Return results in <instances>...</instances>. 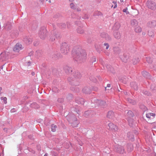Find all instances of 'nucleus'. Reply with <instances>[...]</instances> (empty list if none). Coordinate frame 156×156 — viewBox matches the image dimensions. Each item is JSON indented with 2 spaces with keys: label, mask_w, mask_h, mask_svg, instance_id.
<instances>
[{
  "label": "nucleus",
  "mask_w": 156,
  "mask_h": 156,
  "mask_svg": "<svg viewBox=\"0 0 156 156\" xmlns=\"http://www.w3.org/2000/svg\"><path fill=\"white\" fill-rule=\"evenodd\" d=\"M73 59L77 63L81 62L86 58L87 54L84 50L81 48H74L72 51Z\"/></svg>",
  "instance_id": "1"
},
{
  "label": "nucleus",
  "mask_w": 156,
  "mask_h": 156,
  "mask_svg": "<svg viewBox=\"0 0 156 156\" xmlns=\"http://www.w3.org/2000/svg\"><path fill=\"white\" fill-rule=\"evenodd\" d=\"M73 76L74 77L73 78L71 79V78H69L68 79V80L72 84L75 86H77L79 84V79L81 77L80 73L77 71H75V73L73 74Z\"/></svg>",
  "instance_id": "2"
},
{
  "label": "nucleus",
  "mask_w": 156,
  "mask_h": 156,
  "mask_svg": "<svg viewBox=\"0 0 156 156\" xmlns=\"http://www.w3.org/2000/svg\"><path fill=\"white\" fill-rule=\"evenodd\" d=\"M47 31L45 27H42L39 32V35L40 38L42 39H44L46 37Z\"/></svg>",
  "instance_id": "3"
},
{
  "label": "nucleus",
  "mask_w": 156,
  "mask_h": 156,
  "mask_svg": "<svg viewBox=\"0 0 156 156\" xmlns=\"http://www.w3.org/2000/svg\"><path fill=\"white\" fill-rule=\"evenodd\" d=\"M69 51V46L66 43H62L61 48V52L64 54H66L68 53Z\"/></svg>",
  "instance_id": "4"
},
{
  "label": "nucleus",
  "mask_w": 156,
  "mask_h": 156,
  "mask_svg": "<svg viewBox=\"0 0 156 156\" xmlns=\"http://www.w3.org/2000/svg\"><path fill=\"white\" fill-rule=\"evenodd\" d=\"M94 102V104L97 105H99L104 108L106 105V102L100 100L96 99V98H94L93 99L91 100V102Z\"/></svg>",
  "instance_id": "5"
},
{
  "label": "nucleus",
  "mask_w": 156,
  "mask_h": 156,
  "mask_svg": "<svg viewBox=\"0 0 156 156\" xmlns=\"http://www.w3.org/2000/svg\"><path fill=\"white\" fill-rule=\"evenodd\" d=\"M9 55V53L7 51L2 53L0 55V60L2 61H6L8 59Z\"/></svg>",
  "instance_id": "6"
},
{
  "label": "nucleus",
  "mask_w": 156,
  "mask_h": 156,
  "mask_svg": "<svg viewBox=\"0 0 156 156\" xmlns=\"http://www.w3.org/2000/svg\"><path fill=\"white\" fill-rule=\"evenodd\" d=\"M146 4L148 8L153 10L155 9L156 4L154 2L151 1H148L147 2Z\"/></svg>",
  "instance_id": "7"
},
{
  "label": "nucleus",
  "mask_w": 156,
  "mask_h": 156,
  "mask_svg": "<svg viewBox=\"0 0 156 156\" xmlns=\"http://www.w3.org/2000/svg\"><path fill=\"white\" fill-rule=\"evenodd\" d=\"M115 150L117 152L120 154H123L125 152V150L123 146L120 145H117L115 146Z\"/></svg>",
  "instance_id": "8"
},
{
  "label": "nucleus",
  "mask_w": 156,
  "mask_h": 156,
  "mask_svg": "<svg viewBox=\"0 0 156 156\" xmlns=\"http://www.w3.org/2000/svg\"><path fill=\"white\" fill-rule=\"evenodd\" d=\"M127 120L129 123V125L131 126L130 122L131 121V118L133 117L134 114L131 111H129L127 112Z\"/></svg>",
  "instance_id": "9"
},
{
  "label": "nucleus",
  "mask_w": 156,
  "mask_h": 156,
  "mask_svg": "<svg viewBox=\"0 0 156 156\" xmlns=\"http://www.w3.org/2000/svg\"><path fill=\"white\" fill-rule=\"evenodd\" d=\"M22 49V45L19 43H18L16 44L13 48V51L16 52H18L20 51Z\"/></svg>",
  "instance_id": "10"
},
{
  "label": "nucleus",
  "mask_w": 156,
  "mask_h": 156,
  "mask_svg": "<svg viewBox=\"0 0 156 156\" xmlns=\"http://www.w3.org/2000/svg\"><path fill=\"white\" fill-rule=\"evenodd\" d=\"M108 125L109 129L113 131H116L118 129L117 127L112 123H109Z\"/></svg>",
  "instance_id": "11"
},
{
  "label": "nucleus",
  "mask_w": 156,
  "mask_h": 156,
  "mask_svg": "<svg viewBox=\"0 0 156 156\" xmlns=\"http://www.w3.org/2000/svg\"><path fill=\"white\" fill-rule=\"evenodd\" d=\"M23 41L27 44H30L32 41V38L31 36H26L23 38Z\"/></svg>",
  "instance_id": "12"
},
{
  "label": "nucleus",
  "mask_w": 156,
  "mask_h": 156,
  "mask_svg": "<svg viewBox=\"0 0 156 156\" xmlns=\"http://www.w3.org/2000/svg\"><path fill=\"white\" fill-rule=\"evenodd\" d=\"M101 36L102 37L105 38L108 41L111 39V37L108 34L105 33H101Z\"/></svg>",
  "instance_id": "13"
},
{
  "label": "nucleus",
  "mask_w": 156,
  "mask_h": 156,
  "mask_svg": "<svg viewBox=\"0 0 156 156\" xmlns=\"http://www.w3.org/2000/svg\"><path fill=\"white\" fill-rule=\"evenodd\" d=\"M74 121L72 123V126L73 127H77L78 124V122L77 121V119L75 115L73 116Z\"/></svg>",
  "instance_id": "14"
},
{
  "label": "nucleus",
  "mask_w": 156,
  "mask_h": 156,
  "mask_svg": "<svg viewBox=\"0 0 156 156\" xmlns=\"http://www.w3.org/2000/svg\"><path fill=\"white\" fill-rule=\"evenodd\" d=\"M64 70L67 74H69L72 72V68L68 66L65 67Z\"/></svg>",
  "instance_id": "15"
},
{
  "label": "nucleus",
  "mask_w": 156,
  "mask_h": 156,
  "mask_svg": "<svg viewBox=\"0 0 156 156\" xmlns=\"http://www.w3.org/2000/svg\"><path fill=\"white\" fill-rule=\"evenodd\" d=\"M114 116V112L112 111H109L107 115V117L109 119H112Z\"/></svg>",
  "instance_id": "16"
},
{
  "label": "nucleus",
  "mask_w": 156,
  "mask_h": 156,
  "mask_svg": "<svg viewBox=\"0 0 156 156\" xmlns=\"http://www.w3.org/2000/svg\"><path fill=\"white\" fill-rule=\"evenodd\" d=\"M76 101L77 103L82 105H83L84 103V100L83 98H81L76 99Z\"/></svg>",
  "instance_id": "17"
},
{
  "label": "nucleus",
  "mask_w": 156,
  "mask_h": 156,
  "mask_svg": "<svg viewBox=\"0 0 156 156\" xmlns=\"http://www.w3.org/2000/svg\"><path fill=\"white\" fill-rule=\"evenodd\" d=\"M83 92L87 94H89L91 92L90 89L88 87H84L82 90Z\"/></svg>",
  "instance_id": "18"
},
{
  "label": "nucleus",
  "mask_w": 156,
  "mask_h": 156,
  "mask_svg": "<svg viewBox=\"0 0 156 156\" xmlns=\"http://www.w3.org/2000/svg\"><path fill=\"white\" fill-rule=\"evenodd\" d=\"M131 25L134 27H136L138 24V23L137 21L135 19L132 20L131 21Z\"/></svg>",
  "instance_id": "19"
},
{
  "label": "nucleus",
  "mask_w": 156,
  "mask_h": 156,
  "mask_svg": "<svg viewBox=\"0 0 156 156\" xmlns=\"http://www.w3.org/2000/svg\"><path fill=\"white\" fill-rule=\"evenodd\" d=\"M54 34V36H51L50 38V39L51 41H53L55 40V37L56 38H58L59 37V34L58 33V34H57L56 33H53Z\"/></svg>",
  "instance_id": "20"
},
{
  "label": "nucleus",
  "mask_w": 156,
  "mask_h": 156,
  "mask_svg": "<svg viewBox=\"0 0 156 156\" xmlns=\"http://www.w3.org/2000/svg\"><path fill=\"white\" fill-rule=\"evenodd\" d=\"M114 36L117 39L120 38L121 37L120 34L119 32L118 31L115 32L114 33Z\"/></svg>",
  "instance_id": "21"
},
{
  "label": "nucleus",
  "mask_w": 156,
  "mask_h": 156,
  "mask_svg": "<svg viewBox=\"0 0 156 156\" xmlns=\"http://www.w3.org/2000/svg\"><path fill=\"white\" fill-rule=\"evenodd\" d=\"M130 85L131 87H133L134 90L137 89V86L136 83L134 82H132L130 83Z\"/></svg>",
  "instance_id": "22"
},
{
  "label": "nucleus",
  "mask_w": 156,
  "mask_h": 156,
  "mask_svg": "<svg viewBox=\"0 0 156 156\" xmlns=\"http://www.w3.org/2000/svg\"><path fill=\"white\" fill-rule=\"evenodd\" d=\"M11 24L9 22H7L6 24L5 25L4 27L6 29H10L11 27Z\"/></svg>",
  "instance_id": "23"
},
{
  "label": "nucleus",
  "mask_w": 156,
  "mask_h": 156,
  "mask_svg": "<svg viewBox=\"0 0 156 156\" xmlns=\"http://www.w3.org/2000/svg\"><path fill=\"white\" fill-rule=\"evenodd\" d=\"M30 107L31 108L36 109L38 108L39 107V106L36 103L34 102L32 103L30 105Z\"/></svg>",
  "instance_id": "24"
},
{
  "label": "nucleus",
  "mask_w": 156,
  "mask_h": 156,
  "mask_svg": "<svg viewBox=\"0 0 156 156\" xmlns=\"http://www.w3.org/2000/svg\"><path fill=\"white\" fill-rule=\"evenodd\" d=\"M156 25V21L153 20L149 23V26L151 27H152Z\"/></svg>",
  "instance_id": "25"
},
{
  "label": "nucleus",
  "mask_w": 156,
  "mask_h": 156,
  "mask_svg": "<svg viewBox=\"0 0 156 156\" xmlns=\"http://www.w3.org/2000/svg\"><path fill=\"white\" fill-rule=\"evenodd\" d=\"M155 115V114L154 113H149L146 114V117L147 118L149 119H151V116H152L153 118H154Z\"/></svg>",
  "instance_id": "26"
},
{
  "label": "nucleus",
  "mask_w": 156,
  "mask_h": 156,
  "mask_svg": "<svg viewBox=\"0 0 156 156\" xmlns=\"http://www.w3.org/2000/svg\"><path fill=\"white\" fill-rule=\"evenodd\" d=\"M127 136L130 140H133L134 139L133 135L130 133H128L127 134Z\"/></svg>",
  "instance_id": "27"
},
{
  "label": "nucleus",
  "mask_w": 156,
  "mask_h": 156,
  "mask_svg": "<svg viewBox=\"0 0 156 156\" xmlns=\"http://www.w3.org/2000/svg\"><path fill=\"white\" fill-rule=\"evenodd\" d=\"M142 74L144 77L146 78H148L149 76V73L146 71L142 72Z\"/></svg>",
  "instance_id": "28"
},
{
  "label": "nucleus",
  "mask_w": 156,
  "mask_h": 156,
  "mask_svg": "<svg viewBox=\"0 0 156 156\" xmlns=\"http://www.w3.org/2000/svg\"><path fill=\"white\" fill-rule=\"evenodd\" d=\"M77 30L78 33L82 34L84 33V30L82 29L81 27H80L78 28Z\"/></svg>",
  "instance_id": "29"
},
{
  "label": "nucleus",
  "mask_w": 156,
  "mask_h": 156,
  "mask_svg": "<svg viewBox=\"0 0 156 156\" xmlns=\"http://www.w3.org/2000/svg\"><path fill=\"white\" fill-rule=\"evenodd\" d=\"M57 128V126L56 125H55L54 124H52L51 125V131L52 132H55L56 131V129Z\"/></svg>",
  "instance_id": "30"
},
{
  "label": "nucleus",
  "mask_w": 156,
  "mask_h": 156,
  "mask_svg": "<svg viewBox=\"0 0 156 156\" xmlns=\"http://www.w3.org/2000/svg\"><path fill=\"white\" fill-rule=\"evenodd\" d=\"M121 58L123 62H126L128 58V56H124V57H122V58L121 57Z\"/></svg>",
  "instance_id": "31"
},
{
  "label": "nucleus",
  "mask_w": 156,
  "mask_h": 156,
  "mask_svg": "<svg viewBox=\"0 0 156 156\" xmlns=\"http://www.w3.org/2000/svg\"><path fill=\"white\" fill-rule=\"evenodd\" d=\"M58 26L61 28H64L66 27V25L64 23H61L58 24Z\"/></svg>",
  "instance_id": "32"
},
{
  "label": "nucleus",
  "mask_w": 156,
  "mask_h": 156,
  "mask_svg": "<svg viewBox=\"0 0 156 156\" xmlns=\"http://www.w3.org/2000/svg\"><path fill=\"white\" fill-rule=\"evenodd\" d=\"M135 31L136 32L139 33L141 32L142 29L140 27H138L135 28Z\"/></svg>",
  "instance_id": "33"
},
{
  "label": "nucleus",
  "mask_w": 156,
  "mask_h": 156,
  "mask_svg": "<svg viewBox=\"0 0 156 156\" xmlns=\"http://www.w3.org/2000/svg\"><path fill=\"white\" fill-rule=\"evenodd\" d=\"M146 61L148 63H151L152 62V59L151 58L149 57H146Z\"/></svg>",
  "instance_id": "34"
},
{
  "label": "nucleus",
  "mask_w": 156,
  "mask_h": 156,
  "mask_svg": "<svg viewBox=\"0 0 156 156\" xmlns=\"http://www.w3.org/2000/svg\"><path fill=\"white\" fill-rule=\"evenodd\" d=\"M127 101L129 103H132L133 104H134L136 103L135 101L134 100L128 98L127 99Z\"/></svg>",
  "instance_id": "35"
},
{
  "label": "nucleus",
  "mask_w": 156,
  "mask_h": 156,
  "mask_svg": "<svg viewBox=\"0 0 156 156\" xmlns=\"http://www.w3.org/2000/svg\"><path fill=\"white\" fill-rule=\"evenodd\" d=\"M70 8L73 9H75L76 8V5H75L73 3H71L70 4Z\"/></svg>",
  "instance_id": "36"
},
{
  "label": "nucleus",
  "mask_w": 156,
  "mask_h": 156,
  "mask_svg": "<svg viewBox=\"0 0 156 156\" xmlns=\"http://www.w3.org/2000/svg\"><path fill=\"white\" fill-rule=\"evenodd\" d=\"M1 100H3V102L4 104H6L7 103V98L6 97H1Z\"/></svg>",
  "instance_id": "37"
},
{
  "label": "nucleus",
  "mask_w": 156,
  "mask_h": 156,
  "mask_svg": "<svg viewBox=\"0 0 156 156\" xmlns=\"http://www.w3.org/2000/svg\"><path fill=\"white\" fill-rule=\"evenodd\" d=\"M128 9L127 8H126L125 9H123L122 11L123 12H125L126 14L127 15L129 14V12L128 11Z\"/></svg>",
  "instance_id": "38"
},
{
  "label": "nucleus",
  "mask_w": 156,
  "mask_h": 156,
  "mask_svg": "<svg viewBox=\"0 0 156 156\" xmlns=\"http://www.w3.org/2000/svg\"><path fill=\"white\" fill-rule=\"evenodd\" d=\"M101 14V13L99 12L96 11L95 12L94 14V16H99Z\"/></svg>",
  "instance_id": "39"
},
{
  "label": "nucleus",
  "mask_w": 156,
  "mask_h": 156,
  "mask_svg": "<svg viewBox=\"0 0 156 156\" xmlns=\"http://www.w3.org/2000/svg\"><path fill=\"white\" fill-rule=\"evenodd\" d=\"M96 58H95V57L94 56L93 57L91 58V62L93 63L96 62Z\"/></svg>",
  "instance_id": "40"
},
{
  "label": "nucleus",
  "mask_w": 156,
  "mask_h": 156,
  "mask_svg": "<svg viewBox=\"0 0 156 156\" xmlns=\"http://www.w3.org/2000/svg\"><path fill=\"white\" fill-rule=\"evenodd\" d=\"M90 114V112L89 111H86L85 112L84 115L86 117H87Z\"/></svg>",
  "instance_id": "41"
},
{
  "label": "nucleus",
  "mask_w": 156,
  "mask_h": 156,
  "mask_svg": "<svg viewBox=\"0 0 156 156\" xmlns=\"http://www.w3.org/2000/svg\"><path fill=\"white\" fill-rule=\"evenodd\" d=\"M148 35L152 37L154 35V33L153 32L151 31H149L148 33Z\"/></svg>",
  "instance_id": "42"
},
{
  "label": "nucleus",
  "mask_w": 156,
  "mask_h": 156,
  "mask_svg": "<svg viewBox=\"0 0 156 156\" xmlns=\"http://www.w3.org/2000/svg\"><path fill=\"white\" fill-rule=\"evenodd\" d=\"M57 101L58 102L62 103L63 101V99L62 98H59Z\"/></svg>",
  "instance_id": "43"
},
{
  "label": "nucleus",
  "mask_w": 156,
  "mask_h": 156,
  "mask_svg": "<svg viewBox=\"0 0 156 156\" xmlns=\"http://www.w3.org/2000/svg\"><path fill=\"white\" fill-rule=\"evenodd\" d=\"M113 3L114 4L115 6L113 7V5H112L111 6L112 7H113L114 8H116L117 7V5L116 2L115 1H113Z\"/></svg>",
  "instance_id": "44"
},
{
  "label": "nucleus",
  "mask_w": 156,
  "mask_h": 156,
  "mask_svg": "<svg viewBox=\"0 0 156 156\" xmlns=\"http://www.w3.org/2000/svg\"><path fill=\"white\" fill-rule=\"evenodd\" d=\"M104 46H106V49H107L109 47V45L107 43H105L104 44Z\"/></svg>",
  "instance_id": "45"
},
{
  "label": "nucleus",
  "mask_w": 156,
  "mask_h": 156,
  "mask_svg": "<svg viewBox=\"0 0 156 156\" xmlns=\"http://www.w3.org/2000/svg\"><path fill=\"white\" fill-rule=\"evenodd\" d=\"M107 68L108 69V70L110 71H111V69H112V66H107Z\"/></svg>",
  "instance_id": "46"
},
{
  "label": "nucleus",
  "mask_w": 156,
  "mask_h": 156,
  "mask_svg": "<svg viewBox=\"0 0 156 156\" xmlns=\"http://www.w3.org/2000/svg\"><path fill=\"white\" fill-rule=\"evenodd\" d=\"M16 111V110L14 109V108H13V109H12L11 110V112H15Z\"/></svg>",
  "instance_id": "47"
},
{
  "label": "nucleus",
  "mask_w": 156,
  "mask_h": 156,
  "mask_svg": "<svg viewBox=\"0 0 156 156\" xmlns=\"http://www.w3.org/2000/svg\"><path fill=\"white\" fill-rule=\"evenodd\" d=\"M116 25L118 26V27L117 28V29H118L119 28V27H120V26L119 25V23H115L114 25V27H115Z\"/></svg>",
  "instance_id": "48"
},
{
  "label": "nucleus",
  "mask_w": 156,
  "mask_h": 156,
  "mask_svg": "<svg viewBox=\"0 0 156 156\" xmlns=\"http://www.w3.org/2000/svg\"><path fill=\"white\" fill-rule=\"evenodd\" d=\"M88 17L87 15H85L83 17V18L84 19H88Z\"/></svg>",
  "instance_id": "49"
},
{
  "label": "nucleus",
  "mask_w": 156,
  "mask_h": 156,
  "mask_svg": "<svg viewBox=\"0 0 156 156\" xmlns=\"http://www.w3.org/2000/svg\"><path fill=\"white\" fill-rule=\"evenodd\" d=\"M99 61L102 65H103V61L101 59H99Z\"/></svg>",
  "instance_id": "50"
},
{
  "label": "nucleus",
  "mask_w": 156,
  "mask_h": 156,
  "mask_svg": "<svg viewBox=\"0 0 156 156\" xmlns=\"http://www.w3.org/2000/svg\"><path fill=\"white\" fill-rule=\"evenodd\" d=\"M153 69L156 71V65L153 66Z\"/></svg>",
  "instance_id": "51"
},
{
  "label": "nucleus",
  "mask_w": 156,
  "mask_h": 156,
  "mask_svg": "<svg viewBox=\"0 0 156 156\" xmlns=\"http://www.w3.org/2000/svg\"><path fill=\"white\" fill-rule=\"evenodd\" d=\"M139 61V59H138V60H137L136 62H135V61H133V64H136L137 62L138 61Z\"/></svg>",
  "instance_id": "52"
},
{
  "label": "nucleus",
  "mask_w": 156,
  "mask_h": 156,
  "mask_svg": "<svg viewBox=\"0 0 156 156\" xmlns=\"http://www.w3.org/2000/svg\"><path fill=\"white\" fill-rule=\"evenodd\" d=\"M111 87V85L110 84H108L107 85V86L106 87H105V89H106V88L107 87Z\"/></svg>",
  "instance_id": "53"
},
{
  "label": "nucleus",
  "mask_w": 156,
  "mask_h": 156,
  "mask_svg": "<svg viewBox=\"0 0 156 156\" xmlns=\"http://www.w3.org/2000/svg\"><path fill=\"white\" fill-rule=\"evenodd\" d=\"M53 58H54L55 59H56L58 58V56L56 55V56H54L53 57Z\"/></svg>",
  "instance_id": "54"
},
{
  "label": "nucleus",
  "mask_w": 156,
  "mask_h": 156,
  "mask_svg": "<svg viewBox=\"0 0 156 156\" xmlns=\"http://www.w3.org/2000/svg\"><path fill=\"white\" fill-rule=\"evenodd\" d=\"M31 64V62H29L27 63V65L28 66H30V65Z\"/></svg>",
  "instance_id": "55"
},
{
  "label": "nucleus",
  "mask_w": 156,
  "mask_h": 156,
  "mask_svg": "<svg viewBox=\"0 0 156 156\" xmlns=\"http://www.w3.org/2000/svg\"><path fill=\"white\" fill-rule=\"evenodd\" d=\"M2 88L0 87V94H1L2 93V92H1V90H2Z\"/></svg>",
  "instance_id": "56"
},
{
  "label": "nucleus",
  "mask_w": 156,
  "mask_h": 156,
  "mask_svg": "<svg viewBox=\"0 0 156 156\" xmlns=\"http://www.w3.org/2000/svg\"><path fill=\"white\" fill-rule=\"evenodd\" d=\"M44 156H48V154L47 153H46L44 155Z\"/></svg>",
  "instance_id": "57"
},
{
  "label": "nucleus",
  "mask_w": 156,
  "mask_h": 156,
  "mask_svg": "<svg viewBox=\"0 0 156 156\" xmlns=\"http://www.w3.org/2000/svg\"><path fill=\"white\" fill-rule=\"evenodd\" d=\"M46 1H48V2L49 3H51V0H46Z\"/></svg>",
  "instance_id": "58"
},
{
  "label": "nucleus",
  "mask_w": 156,
  "mask_h": 156,
  "mask_svg": "<svg viewBox=\"0 0 156 156\" xmlns=\"http://www.w3.org/2000/svg\"><path fill=\"white\" fill-rule=\"evenodd\" d=\"M144 94H147V91H145L144 93Z\"/></svg>",
  "instance_id": "59"
},
{
  "label": "nucleus",
  "mask_w": 156,
  "mask_h": 156,
  "mask_svg": "<svg viewBox=\"0 0 156 156\" xmlns=\"http://www.w3.org/2000/svg\"><path fill=\"white\" fill-rule=\"evenodd\" d=\"M69 23H67V26L68 27H69V26H68V24Z\"/></svg>",
  "instance_id": "60"
},
{
  "label": "nucleus",
  "mask_w": 156,
  "mask_h": 156,
  "mask_svg": "<svg viewBox=\"0 0 156 156\" xmlns=\"http://www.w3.org/2000/svg\"><path fill=\"white\" fill-rule=\"evenodd\" d=\"M120 1L122 2H123V0H120Z\"/></svg>",
  "instance_id": "61"
},
{
  "label": "nucleus",
  "mask_w": 156,
  "mask_h": 156,
  "mask_svg": "<svg viewBox=\"0 0 156 156\" xmlns=\"http://www.w3.org/2000/svg\"><path fill=\"white\" fill-rule=\"evenodd\" d=\"M34 73H32V75H34Z\"/></svg>",
  "instance_id": "62"
},
{
  "label": "nucleus",
  "mask_w": 156,
  "mask_h": 156,
  "mask_svg": "<svg viewBox=\"0 0 156 156\" xmlns=\"http://www.w3.org/2000/svg\"><path fill=\"white\" fill-rule=\"evenodd\" d=\"M34 46H36V43H35L34 42Z\"/></svg>",
  "instance_id": "63"
},
{
  "label": "nucleus",
  "mask_w": 156,
  "mask_h": 156,
  "mask_svg": "<svg viewBox=\"0 0 156 156\" xmlns=\"http://www.w3.org/2000/svg\"><path fill=\"white\" fill-rule=\"evenodd\" d=\"M74 0H69L70 2H73Z\"/></svg>",
  "instance_id": "64"
}]
</instances>
